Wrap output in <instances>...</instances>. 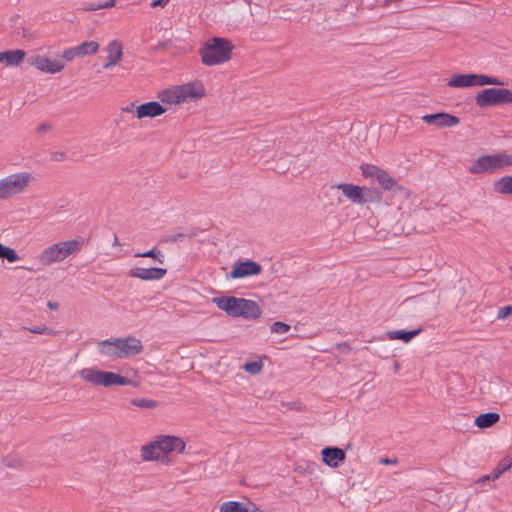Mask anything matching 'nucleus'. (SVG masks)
<instances>
[{"label": "nucleus", "mask_w": 512, "mask_h": 512, "mask_svg": "<svg viewBox=\"0 0 512 512\" xmlns=\"http://www.w3.org/2000/svg\"><path fill=\"white\" fill-rule=\"evenodd\" d=\"M208 95L205 84L200 79L171 85L157 93V99L169 108L189 103H198Z\"/></svg>", "instance_id": "obj_1"}, {"label": "nucleus", "mask_w": 512, "mask_h": 512, "mask_svg": "<svg viewBox=\"0 0 512 512\" xmlns=\"http://www.w3.org/2000/svg\"><path fill=\"white\" fill-rule=\"evenodd\" d=\"M186 449V441L176 435H157L152 441L140 448V457L147 462H161L168 464L170 454H182Z\"/></svg>", "instance_id": "obj_2"}, {"label": "nucleus", "mask_w": 512, "mask_h": 512, "mask_svg": "<svg viewBox=\"0 0 512 512\" xmlns=\"http://www.w3.org/2000/svg\"><path fill=\"white\" fill-rule=\"evenodd\" d=\"M235 46L231 40L223 37H211L199 48L201 63L205 66H217L232 58Z\"/></svg>", "instance_id": "obj_3"}, {"label": "nucleus", "mask_w": 512, "mask_h": 512, "mask_svg": "<svg viewBox=\"0 0 512 512\" xmlns=\"http://www.w3.org/2000/svg\"><path fill=\"white\" fill-rule=\"evenodd\" d=\"M212 302L228 316L233 318L258 319L261 316L259 305L249 299L234 296L214 297Z\"/></svg>", "instance_id": "obj_4"}, {"label": "nucleus", "mask_w": 512, "mask_h": 512, "mask_svg": "<svg viewBox=\"0 0 512 512\" xmlns=\"http://www.w3.org/2000/svg\"><path fill=\"white\" fill-rule=\"evenodd\" d=\"M142 350V342L135 337L107 339L98 343L100 355L114 359L131 358Z\"/></svg>", "instance_id": "obj_5"}, {"label": "nucleus", "mask_w": 512, "mask_h": 512, "mask_svg": "<svg viewBox=\"0 0 512 512\" xmlns=\"http://www.w3.org/2000/svg\"><path fill=\"white\" fill-rule=\"evenodd\" d=\"M34 182L31 172L20 170L0 178V201H8L24 194Z\"/></svg>", "instance_id": "obj_6"}, {"label": "nucleus", "mask_w": 512, "mask_h": 512, "mask_svg": "<svg viewBox=\"0 0 512 512\" xmlns=\"http://www.w3.org/2000/svg\"><path fill=\"white\" fill-rule=\"evenodd\" d=\"M510 167H512V154L504 151L479 156L469 167V172L473 175L495 174Z\"/></svg>", "instance_id": "obj_7"}, {"label": "nucleus", "mask_w": 512, "mask_h": 512, "mask_svg": "<svg viewBox=\"0 0 512 512\" xmlns=\"http://www.w3.org/2000/svg\"><path fill=\"white\" fill-rule=\"evenodd\" d=\"M78 376L84 382L105 388L111 386H126L134 384V382L127 377L121 376L120 374L114 372L103 371L96 367L83 368L78 371Z\"/></svg>", "instance_id": "obj_8"}, {"label": "nucleus", "mask_w": 512, "mask_h": 512, "mask_svg": "<svg viewBox=\"0 0 512 512\" xmlns=\"http://www.w3.org/2000/svg\"><path fill=\"white\" fill-rule=\"evenodd\" d=\"M81 249V242L77 239L59 241L44 248L39 254V261L45 266L63 262L72 254Z\"/></svg>", "instance_id": "obj_9"}, {"label": "nucleus", "mask_w": 512, "mask_h": 512, "mask_svg": "<svg viewBox=\"0 0 512 512\" xmlns=\"http://www.w3.org/2000/svg\"><path fill=\"white\" fill-rule=\"evenodd\" d=\"M447 85L452 88L481 87L485 85L502 86L504 82L498 77L484 74H456L453 75Z\"/></svg>", "instance_id": "obj_10"}, {"label": "nucleus", "mask_w": 512, "mask_h": 512, "mask_svg": "<svg viewBox=\"0 0 512 512\" xmlns=\"http://www.w3.org/2000/svg\"><path fill=\"white\" fill-rule=\"evenodd\" d=\"M342 191L343 195L351 202L357 205H363L372 201L373 195H379V191L374 188L359 186L351 183H339L333 186Z\"/></svg>", "instance_id": "obj_11"}, {"label": "nucleus", "mask_w": 512, "mask_h": 512, "mask_svg": "<svg viewBox=\"0 0 512 512\" xmlns=\"http://www.w3.org/2000/svg\"><path fill=\"white\" fill-rule=\"evenodd\" d=\"M479 107L497 106L512 103V91L506 88H487L475 98Z\"/></svg>", "instance_id": "obj_12"}, {"label": "nucleus", "mask_w": 512, "mask_h": 512, "mask_svg": "<svg viewBox=\"0 0 512 512\" xmlns=\"http://www.w3.org/2000/svg\"><path fill=\"white\" fill-rule=\"evenodd\" d=\"M360 170L364 178L375 180L384 190L400 189L397 180L377 165L364 163L361 164Z\"/></svg>", "instance_id": "obj_13"}, {"label": "nucleus", "mask_w": 512, "mask_h": 512, "mask_svg": "<svg viewBox=\"0 0 512 512\" xmlns=\"http://www.w3.org/2000/svg\"><path fill=\"white\" fill-rule=\"evenodd\" d=\"M30 64L42 73L56 74L65 68V63L59 58H50L47 55H35L30 58Z\"/></svg>", "instance_id": "obj_14"}, {"label": "nucleus", "mask_w": 512, "mask_h": 512, "mask_svg": "<svg viewBox=\"0 0 512 512\" xmlns=\"http://www.w3.org/2000/svg\"><path fill=\"white\" fill-rule=\"evenodd\" d=\"M262 272V267L259 263L253 260H244L235 262L232 270L227 275V279H244L252 276H257Z\"/></svg>", "instance_id": "obj_15"}, {"label": "nucleus", "mask_w": 512, "mask_h": 512, "mask_svg": "<svg viewBox=\"0 0 512 512\" xmlns=\"http://www.w3.org/2000/svg\"><path fill=\"white\" fill-rule=\"evenodd\" d=\"M167 274V269L160 267H148L136 265L132 267L128 275L131 278L140 279L142 281H157L163 279Z\"/></svg>", "instance_id": "obj_16"}, {"label": "nucleus", "mask_w": 512, "mask_h": 512, "mask_svg": "<svg viewBox=\"0 0 512 512\" xmlns=\"http://www.w3.org/2000/svg\"><path fill=\"white\" fill-rule=\"evenodd\" d=\"M170 109L168 106L158 101H149L135 107V116L138 120L144 118H155L163 115Z\"/></svg>", "instance_id": "obj_17"}, {"label": "nucleus", "mask_w": 512, "mask_h": 512, "mask_svg": "<svg viewBox=\"0 0 512 512\" xmlns=\"http://www.w3.org/2000/svg\"><path fill=\"white\" fill-rule=\"evenodd\" d=\"M422 121L436 128H449L457 126L460 122L459 118L449 113L440 112L435 114H427L422 116Z\"/></svg>", "instance_id": "obj_18"}, {"label": "nucleus", "mask_w": 512, "mask_h": 512, "mask_svg": "<svg viewBox=\"0 0 512 512\" xmlns=\"http://www.w3.org/2000/svg\"><path fill=\"white\" fill-rule=\"evenodd\" d=\"M106 62L103 64L105 70L112 69L122 61L123 45L119 40L108 42L106 48Z\"/></svg>", "instance_id": "obj_19"}, {"label": "nucleus", "mask_w": 512, "mask_h": 512, "mask_svg": "<svg viewBox=\"0 0 512 512\" xmlns=\"http://www.w3.org/2000/svg\"><path fill=\"white\" fill-rule=\"evenodd\" d=\"M322 462L330 468H338L346 459L344 450L327 446L321 450Z\"/></svg>", "instance_id": "obj_20"}, {"label": "nucleus", "mask_w": 512, "mask_h": 512, "mask_svg": "<svg viewBox=\"0 0 512 512\" xmlns=\"http://www.w3.org/2000/svg\"><path fill=\"white\" fill-rule=\"evenodd\" d=\"M219 512H263L253 502L225 501L220 504Z\"/></svg>", "instance_id": "obj_21"}, {"label": "nucleus", "mask_w": 512, "mask_h": 512, "mask_svg": "<svg viewBox=\"0 0 512 512\" xmlns=\"http://www.w3.org/2000/svg\"><path fill=\"white\" fill-rule=\"evenodd\" d=\"M26 53L24 50H6L0 52V62L5 63L6 66L18 67L24 61Z\"/></svg>", "instance_id": "obj_22"}, {"label": "nucleus", "mask_w": 512, "mask_h": 512, "mask_svg": "<svg viewBox=\"0 0 512 512\" xmlns=\"http://www.w3.org/2000/svg\"><path fill=\"white\" fill-rule=\"evenodd\" d=\"M421 332V328L412 331L390 330L386 333V337L389 340H401L404 343H409L414 337L418 336Z\"/></svg>", "instance_id": "obj_23"}, {"label": "nucleus", "mask_w": 512, "mask_h": 512, "mask_svg": "<svg viewBox=\"0 0 512 512\" xmlns=\"http://www.w3.org/2000/svg\"><path fill=\"white\" fill-rule=\"evenodd\" d=\"M500 420V415L496 412L483 413L478 415L474 424L480 429L490 428Z\"/></svg>", "instance_id": "obj_24"}, {"label": "nucleus", "mask_w": 512, "mask_h": 512, "mask_svg": "<svg viewBox=\"0 0 512 512\" xmlns=\"http://www.w3.org/2000/svg\"><path fill=\"white\" fill-rule=\"evenodd\" d=\"M493 190L500 195H512V175L502 176L494 181Z\"/></svg>", "instance_id": "obj_25"}, {"label": "nucleus", "mask_w": 512, "mask_h": 512, "mask_svg": "<svg viewBox=\"0 0 512 512\" xmlns=\"http://www.w3.org/2000/svg\"><path fill=\"white\" fill-rule=\"evenodd\" d=\"M76 49L79 58L85 56H92L98 53L100 49V44L94 40L84 41L79 45H76Z\"/></svg>", "instance_id": "obj_26"}, {"label": "nucleus", "mask_w": 512, "mask_h": 512, "mask_svg": "<svg viewBox=\"0 0 512 512\" xmlns=\"http://www.w3.org/2000/svg\"><path fill=\"white\" fill-rule=\"evenodd\" d=\"M512 467V454L503 457L492 470V478H499Z\"/></svg>", "instance_id": "obj_27"}, {"label": "nucleus", "mask_w": 512, "mask_h": 512, "mask_svg": "<svg viewBox=\"0 0 512 512\" xmlns=\"http://www.w3.org/2000/svg\"><path fill=\"white\" fill-rule=\"evenodd\" d=\"M0 258L7 259L10 263L19 260V256L16 251L10 247H7L0 243Z\"/></svg>", "instance_id": "obj_28"}, {"label": "nucleus", "mask_w": 512, "mask_h": 512, "mask_svg": "<svg viewBox=\"0 0 512 512\" xmlns=\"http://www.w3.org/2000/svg\"><path fill=\"white\" fill-rule=\"evenodd\" d=\"M135 257H149V258L154 259L155 261H157L160 264L164 263V254L162 253L161 250H159L155 247L147 252H144V253H136Z\"/></svg>", "instance_id": "obj_29"}, {"label": "nucleus", "mask_w": 512, "mask_h": 512, "mask_svg": "<svg viewBox=\"0 0 512 512\" xmlns=\"http://www.w3.org/2000/svg\"><path fill=\"white\" fill-rule=\"evenodd\" d=\"M131 404L141 409H152L157 406V402L149 398H135L131 400Z\"/></svg>", "instance_id": "obj_30"}, {"label": "nucleus", "mask_w": 512, "mask_h": 512, "mask_svg": "<svg viewBox=\"0 0 512 512\" xmlns=\"http://www.w3.org/2000/svg\"><path fill=\"white\" fill-rule=\"evenodd\" d=\"M243 370L251 375H258L263 371V363L261 361L246 362Z\"/></svg>", "instance_id": "obj_31"}, {"label": "nucleus", "mask_w": 512, "mask_h": 512, "mask_svg": "<svg viewBox=\"0 0 512 512\" xmlns=\"http://www.w3.org/2000/svg\"><path fill=\"white\" fill-rule=\"evenodd\" d=\"M26 329L33 334L48 335V336H54L56 334V332L52 328H49L48 326H46L44 324L29 327Z\"/></svg>", "instance_id": "obj_32"}, {"label": "nucleus", "mask_w": 512, "mask_h": 512, "mask_svg": "<svg viewBox=\"0 0 512 512\" xmlns=\"http://www.w3.org/2000/svg\"><path fill=\"white\" fill-rule=\"evenodd\" d=\"M290 325L281 321H276L270 326V330L275 334H285L290 330Z\"/></svg>", "instance_id": "obj_33"}, {"label": "nucleus", "mask_w": 512, "mask_h": 512, "mask_svg": "<svg viewBox=\"0 0 512 512\" xmlns=\"http://www.w3.org/2000/svg\"><path fill=\"white\" fill-rule=\"evenodd\" d=\"M62 58H63L65 61H67V62H71V61H73L75 58H79L78 53H77L76 46H72V47H69V48L64 49V51H63V53H62Z\"/></svg>", "instance_id": "obj_34"}, {"label": "nucleus", "mask_w": 512, "mask_h": 512, "mask_svg": "<svg viewBox=\"0 0 512 512\" xmlns=\"http://www.w3.org/2000/svg\"><path fill=\"white\" fill-rule=\"evenodd\" d=\"M116 4V0H108L102 4H98V5H90L87 9L90 10V11H96V10H100V9H107V8H111V7H114Z\"/></svg>", "instance_id": "obj_35"}, {"label": "nucleus", "mask_w": 512, "mask_h": 512, "mask_svg": "<svg viewBox=\"0 0 512 512\" xmlns=\"http://www.w3.org/2000/svg\"><path fill=\"white\" fill-rule=\"evenodd\" d=\"M512 313V306H505L498 311V319H505Z\"/></svg>", "instance_id": "obj_36"}, {"label": "nucleus", "mask_w": 512, "mask_h": 512, "mask_svg": "<svg viewBox=\"0 0 512 512\" xmlns=\"http://www.w3.org/2000/svg\"><path fill=\"white\" fill-rule=\"evenodd\" d=\"M169 2H170V0H153L150 3V7L151 8H156V7L164 8L168 5Z\"/></svg>", "instance_id": "obj_37"}, {"label": "nucleus", "mask_w": 512, "mask_h": 512, "mask_svg": "<svg viewBox=\"0 0 512 512\" xmlns=\"http://www.w3.org/2000/svg\"><path fill=\"white\" fill-rule=\"evenodd\" d=\"M492 472L490 474H487V475H484L482 477H480L476 483L479 484V485H485L487 482L489 481H494L496 480L497 478H492Z\"/></svg>", "instance_id": "obj_38"}, {"label": "nucleus", "mask_w": 512, "mask_h": 512, "mask_svg": "<svg viewBox=\"0 0 512 512\" xmlns=\"http://www.w3.org/2000/svg\"><path fill=\"white\" fill-rule=\"evenodd\" d=\"M51 128V125L48 124V123H41L38 127H37V132L38 133H44L48 130H50Z\"/></svg>", "instance_id": "obj_39"}, {"label": "nucleus", "mask_w": 512, "mask_h": 512, "mask_svg": "<svg viewBox=\"0 0 512 512\" xmlns=\"http://www.w3.org/2000/svg\"><path fill=\"white\" fill-rule=\"evenodd\" d=\"M380 462L385 465H395L397 463V459L383 458Z\"/></svg>", "instance_id": "obj_40"}, {"label": "nucleus", "mask_w": 512, "mask_h": 512, "mask_svg": "<svg viewBox=\"0 0 512 512\" xmlns=\"http://www.w3.org/2000/svg\"><path fill=\"white\" fill-rule=\"evenodd\" d=\"M135 107L136 106L134 104H130L129 106L124 107L122 110L126 113H135Z\"/></svg>", "instance_id": "obj_41"}, {"label": "nucleus", "mask_w": 512, "mask_h": 512, "mask_svg": "<svg viewBox=\"0 0 512 512\" xmlns=\"http://www.w3.org/2000/svg\"><path fill=\"white\" fill-rule=\"evenodd\" d=\"M113 245H114V246H119V245H120V242H119V240H118V237H117V236H114Z\"/></svg>", "instance_id": "obj_42"}, {"label": "nucleus", "mask_w": 512, "mask_h": 512, "mask_svg": "<svg viewBox=\"0 0 512 512\" xmlns=\"http://www.w3.org/2000/svg\"><path fill=\"white\" fill-rule=\"evenodd\" d=\"M48 307L51 308V309H55L56 308V304H53L51 302L48 303Z\"/></svg>", "instance_id": "obj_43"}, {"label": "nucleus", "mask_w": 512, "mask_h": 512, "mask_svg": "<svg viewBox=\"0 0 512 512\" xmlns=\"http://www.w3.org/2000/svg\"><path fill=\"white\" fill-rule=\"evenodd\" d=\"M394 367H395V370H398L399 369V364L395 363Z\"/></svg>", "instance_id": "obj_44"}, {"label": "nucleus", "mask_w": 512, "mask_h": 512, "mask_svg": "<svg viewBox=\"0 0 512 512\" xmlns=\"http://www.w3.org/2000/svg\"><path fill=\"white\" fill-rule=\"evenodd\" d=\"M511 271H512V268H511Z\"/></svg>", "instance_id": "obj_45"}]
</instances>
